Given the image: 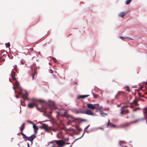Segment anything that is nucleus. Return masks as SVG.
Here are the masks:
<instances>
[{"label": "nucleus", "instance_id": "obj_1", "mask_svg": "<svg viewBox=\"0 0 147 147\" xmlns=\"http://www.w3.org/2000/svg\"><path fill=\"white\" fill-rule=\"evenodd\" d=\"M31 100L32 102L31 103H29L28 105V107L30 108H32L35 106L37 109L40 112H43V111L42 110V109L46 111L44 106L47 107V109L51 108V107L48 103H46L44 100H42L33 98L31 99Z\"/></svg>", "mask_w": 147, "mask_h": 147}, {"label": "nucleus", "instance_id": "obj_2", "mask_svg": "<svg viewBox=\"0 0 147 147\" xmlns=\"http://www.w3.org/2000/svg\"><path fill=\"white\" fill-rule=\"evenodd\" d=\"M12 71H11V77L13 80H15V85L17 87V88L18 89V91H19L18 92V94L19 95L22 96L23 99L24 100H29V99L28 98V93L27 92L26 90H25V94L23 95L22 93V89L21 87L20 86L19 83L16 80V78L15 77V74L14 73V75H13L12 74Z\"/></svg>", "mask_w": 147, "mask_h": 147}, {"label": "nucleus", "instance_id": "obj_3", "mask_svg": "<svg viewBox=\"0 0 147 147\" xmlns=\"http://www.w3.org/2000/svg\"><path fill=\"white\" fill-rule=\"evenodd\" d=\"M85 110L82 108L74 109V112L76 114H78L79 113L84 114Z\"/></svg>", "mask_w": 147, "mask_h": 147}, {"label": "nucleus", "instance_id": "obj_4", "mask_svg": "<svg viewBox=\"0 0 147 147\" xmlns=\"http://www.w3.org/2000/svg\"><path fill=\"white\" fill-rule=\"evenodd\" d=\"M31 69L32 73L34 72L35 74H37L36 72L37 68L35 64H33L31 66Z\"/></svg>", "mask_w": 147, "mask_h": 147}, {"label": "nucleus", "instance_id": "obj_5", "mask_svg": "<svg viewBox=\"0 0 147 147\" xmlns=\"http://www.w3.org/2000/svg\"><path fill=\"white\" fill-rule=\"evenodd\" d=\"M29 138H28V140L30 142H31V144H32V142L34 140L36 137V136L35 134H33L31 135L30 136L28 137Z\"/></svg>", "mask_w": 147, "mask_h": 147}, {"label": "nucleus", "instance_id": "obj_6", "mask_svg": "<svg viewBox=\"0 0 147 147\" xmlns=\"http://www.w3.org/2000/svg\"><path fill=\"white\" fill-rule=\"evenodd\" d=\"M84 114L89 115H93V113L90 110L87 109L84 112Z\"/></svg>", "mask_w": 147, "mask_h": 147}, {"label": "nucleus", "instance_id": "obj_7", "mask_svg": "<svg viewBox=\"0 0 147 147\" xmlns=\"http://www.w3.org/2000/svg\"><path fill=\"white\" fill-rule=\"evenodd\" d=\"M0 54H1L0 59L2 58V56L4 55H6V54H7V52L4 50H3L0 51Z\"/></svg>", "mask_w": 147, "mask_h": 147}, {"label": "nucleus", "instance_id": "obj_8", "mask_svg": "<svg viewBox=\"0 0 147 147\" xmlns=\"http://www.w3.org/2000/svg\"><path fill=\"white\" fill-rule=\"evenodd\" d=\"M87 106L90 109H91L92 110H93L95 108L94 107V104H87Z\"/></svg>", "mask_w": 147, "mask_h": 147}, {"label": "nucleus", "instance_id": "obj_9", "mask_svg": "<svg viewBox=\"0 0 147 147\" xmlns=\"http://www.w3.org/2000/svg\"><path fill=\"white\" fill-rule=\"evenodd\" d=\"M20 133H21V135L22 136L23 138L26 141L28 140V138H29L28 137L26 136V135L22 133V132H20Z\"/></svg>", "mask_w": 147, "mask_h": 147}, {"label": "nucleus", "instance_id": "obj_10", "mask_svg": "<svg viewBox=\"0 0 147 147\" xmlns=\"http://www.w3.org/2000/svg\"><path fill=\"white\" fill-rule=\"evenodd\" d=\"M121 40H134V37H133V38H131V37H119Z\"/></svg>", "mask_w": 147, "mask_h": 147}, {"label": "nucleus", "instance_id": "obj_11", "mask_svg": "<svg viewBox=\"0 0 147 147\" xmlns=\"http://www.w3.org/2000/svg\"><path fill=\"white\" fill-rule=\"evenodd\" d=\"M128 13L127 12H121L119 14V17H121L122 18H123L124 17V16L125 15H126V14Z\"/></svg>", "mask_w": 147, "mask_h": 147}, {"label": "nucleus", "instance_id": "obj_12", "mask_svg": "<svg viewBox=\"0 0 147 147\" xmlns=\"http://www.w3.org/2000/svg\"><path fill=\"white\" fill-rule=\"evenodd\" d=\"M89 96L90 95H79V96H78L77 98L78 99H79L80 98H84Z\"/></svg>", "mask_w": 147, "mask_h": 147}, {"label": "nucleus", "instance_id": "obj_13", "mask_svg": "<svg viewBox=\"0 0 147 147\" xmlns=\"http://www.w3.org/2000/svg\"><path fill=\"white\" fill-rule=\"evenodd\" d=\"M109 122L108 123H107V127H115L116 126L115 125L112 124L111 123H109Z\"/></svg>", "mask_w": 147, "mask_h": 147}, {"label": "nucleus", "instance_id": "obj_14", "mask_svg": "<svg viewBox=\"0 0 147 147\" xmlns=\"http://www.w3.org/2000/svg\"><path fill=\"white\" fill-rule=\"evenodd\" d=\"M143 114L144 115V117L142 119V120H147V110H146L143 112Z\"/></svg>", "mask_w": 147, "mask_h": 147}, {"label": "nucleus", "instance_id": "obj_15", "mask_svg": "<svg viewBox=\"0 0 147 147\" xmlns=\"http://www.w3.org/2000/svg\"><path fill=\"white\" fill-rule=\"evenodd\" d=\"M138 121V120H136V121H131V122H130V123H126L125 124V125L126 126H128L129 125L131 124L132 123H136Z\"/></svg>", "mask_w": 147, "mask_h": 147}, {"label": "nucleus", "instance_id": "obj_16", "mask_svg": "<svg viewBox=\"0 0 147 147\" xmlns=\"http://www.w3.org/2000/svg\"><path fill=\"white\" fill-rule=\"evenodd\" d=\"M91 130V132H94L97 131V127H94L90 129Z\"/></svg>", "mask_w": 147, "mask_h": 147}, {"label": "nucleus", "instance_id": "obj_17", "mask_svg": "<svg viewBox=\"0 0 147 147\" xmlns=\"http://www.w3.org/2000/svg\"><path fill=\"white\" fill-rule=\"evenodd\" d=\"M33 128L34 129V130H38V128L37 126L36 125L34 124H33Z\"/></svg>", "mask_w": 147, "mask_h": 147}, {"label": "nucleus", "instance_id": "obj_18", "mask_svg": "<svg viewBox=\"0 0 147 147\" xmlns=\"http://www.w3.org/2000/svg\"><path fill=\"white\" fill-rule=\"evenodd\" d=\"M94 107L95 108L94 109H98V108L99 107V105L98 104H94Z\"/></svg>", "mask_w": 147, "mask_h": 147}, {"label": "nucleus", "instance_id": "obj_19", "mask_svg": "<svg viewBox=\"0 0 147 147\" xmlns=\"http://www.w3.org/2000/svg\"><path fill=\"white\" fill-rule=\"evenodd\" d=\"M5 45L6 47L7 48H9V47L10 46V43L9 42H8L5 43Z\"/></svg>", "mask_w": 147, "mask_h": 147}, {"label": "nucleus", "instance_id": "obj_20", "mask_svg": "<svg viewBox=\"0 0 147 147\" xmlns=\"http://www.w3.org/2000/svg\"><path fill=\"white\" fill-rule=\"evenodd\" d=\"M131 1V0H127L125 2V4L127 5L129 4Z\"/></svg>", "mask_w": 147, "mask_h": 147}, {"label": "nucleus", "instance_id": "obj_21", "mask_svg": "<svg viewBox=\"0 0 147 147\" xmlns=\"http://www.w3.org/2000/svg\"><path fill=\"white\" fill-rule=\"evenodd\" d=\"M45 130L47 132H51V130L49 128L45 127Z\"/></svg>", "mask_w": 147, "mask_h": 147}, {"label": "nucleus", "instance_id": "obj_22", "mask_svg": "<svg viewBox=\"0 0 147 147\" xmlns=\"http://www.w3.org/2000/svg\"><path fill=\"white\" fill-rule=\"evenodd\" d=\"M138 94L140 96V97H143V98H147V97H146L144 96L143 95H141V94H140V92H138Z\"/></svg>", "mask_w": 147, "mask_h": 147}, {"label": "nucleus", "instance_id": "obj_23", "mask_svg": "<svg viewBox=\"0 0 147 147\" xmlns=\"http://www.w3.org/2000/svg\"><path fill=\"white\" fill-rule=\"evenodd\" d=\"M55 142L56 143L57 145H58V146H59V144H60V142H61L60 141L55 140Z\"/></svg>", "mask_w": 147, "mask_h": 147}, {"label": "nucleus", "instance_id": "obj_24", "mask_svg": "<svg viewBox=\"0 0 147 147\" xmlns=\"http://www.w3.org/2000/svg\"><path fill=\"white\" fill-rule=\"evenodd\" d=\"M125 87H126L127 88L126 91L129 92H130V90L129 89V87L128 86H126Z\"/></svg>", "mask_w": 147, "mask_h": 147}, {"label": "nucleus", "instance_id": "obj_25", "mask_svg": "<svg viewBox=\"0 0 147 147\" xmlns=\"http://www.w3.org/2000/svg\"><path fill=\"white\" fill-rule=\"evenodd\" d=\"M51 60L53 59L55 62L56 63L57 62V61L56 59L55 58L53 57H51Z\"/></svg>", "mask_w": 147, "mask_h": 147}, {"label": "nucleus", "instance_id": "obj_26", "mask_svg": "<svg viewBox=\"0 0 147 147\" xmlns=\"http://www.w3.org/2000/svg\"><path fill=\"white\" fill-rule=\"evenodd\" d=\"M100 114L101 115H102L103 114H104L105 115H107V114L106 113H103L102 112L101 110H100Z\"/></svg>", "mask_w": 147, "mask_h": 147}, {"label": "nucleus", "instance_id": "obj_27", "mask_svg": "<svg viewBox=\"0 0 147 147\" xmlns=\"http://www.w3.org/2000/svg\"><path fill=\"white\" fill-rule=\"evenodd\" d=\"M66 113H67V112L65 111L64 112L63 114L61 115V116L63 117H65L66 116Z\"/></svg>", "mask_w": 147, "mask_h": 147}, {"label": "nucleus", "instance_id": "obj_28", "mask_svg": "<svg viewBox=\"0 0 147 147\" xmlns=\"http://www.w3.org/2000/svg\"><path fill=\"white\" fill-rule=\"evenodd\" d=\"M140 109V108L139 107H137V108H136L135 109H134L133 110V111H136L137 110H138V109Z\"/></svg>", "mask_w": 147, "mask_h": 147}, {"label": "nucleus", "instance_id": "obj_29", "mask_svg": "<svg viewBox=\"0 0 147 147\" xmlns=\"http://www.w3.org/2000/svg\"><path fill=\"white\" fill-rule=\"evenodd\" d=\"M76 129L78 130L79 131H81L82 129L80 128H79L78 127H76Z\"/></svg>", "mask_w": 147, "mask_h": 147}, {"label": "nucleus", "instance_id": "obj_30", "mask_svg": "<svg viewBox=\"0 0 147 147\" xmlns=\"http://www.w3.org/2000/svg\"><path fill=\"white\" fill-rule=\"evenodd\" d=\"M65 145V143H63L62 144H59V147H62L64 145Z\"/></svg>", "mask_w": 147, "mask_h": 147}, {"label": "nucleus", "instance_id": "obj_31", "mask_svg": "<svg viewBox=\"0 0 147 147\" xmlns=\"http://www.w3.org/2000/svg\"><path fill=\"white\" fill-rule=\"evenodd\" d=\"M68 139H69L68 138H63L62 139V140L64 142H65L67 140H68Z\"/></svg>", "mask_w": 147, "mask_h": 147}, {"label": "nucleus", "instance_id": "obj_32", "mask_svg": "<svg viewBox=\"0 0 147 147\" xmlns=\"http://www.w3.org/2000/svg\"><path fill=\"white\" fill-rule=\"evenodd\" d=\"M121 112L120 113V114H121V115H123V111H124V110L123 109V108H121Z\"/></svg>", "mask_w": 147, "mask_h": 147}, {"label": "nucleus", "instance_id": "obj_33", "mask_svg": "<svg viewBox=\"0 0 147 147\" xmlns=\"http://www.w3.org/2000/svg\"><path fill=\"white\" fill-rule=\"evenodd\" d=\"M39 127L40 129H45V126H43V125L40 126Z\"/></svg>", "mask_w": 147, "mask_h": 147}, {"label": "nucleus", "instance_id": "obj_34", "mask_svg": "<svg viewBox=\"0 0 147 147\" xmlns=\"http://www.w3.org/2000/svg\"><path fill=\"white\" fill-rule=\"evenodd\" d=\"M135 100H133V102L132 103H130L129 102H128V104H129L130 105V107H131V105H132V104L133 103H134V102H135Z\"/></svg>", "mask_w": 147, "mask_h": 147}, {"label": "nucleus", "instance_id": "obj_35", "mask_svg": "<svg viewBox=\"0 0 147 147\" xmlns=\"http://www.w3.org/2000/svg\"><path fill=\"white\" fill-rule=\"evenodd\" d=\"M20 130H21V132H22V130H23V129L24 128V127H20Z\"/></svg>", "mask_w": 147, "mask_h": 147}, {"label": "nucleus", "instance_id": "obj_36", "mask_svg": "<svg viewBox=\"0 0 147 147\" xmlns=\"http://www.w3.org/2000/svg\"><path fill=\"white\" fill-rule=\"evenodd\" d=\"M86 133H89L90 132H91V130L90 129L89 131L86 130Z\"/></svg>", "mask_w": 147, "mask_h": 147}, {"label": "nucleus", "instance_id": "obj_37", "mask_svg": "<svg viewBox=\"0 0 147 147\" xmlns=\"http://www.w3.org/2000/svg\"><path fill=\"white\" fill-rule=\"evenodd\" d=\"M27 122H29L30 124H33V122L31 121L27 120Z\"/></svg>", "mask_w": 147, "mask_h": 147}, {"label": "nucleus", "instance_id": "obj_38", "mask_svg": "<svg viewBox=\"0 0 147 147\" xmlns=\"http://www.w3.org/2000/svg\"><path fill=\"white\" fill-rule=\"evenodd\" d=\"M128 104H126L124 106L122 107V108H123V107H127L128 106Z\"/></svg>", "mask_w": 147, "mask_h": 147}, {"label": "nucleus", "instance_id": "obj_39", "mask_svg": "<svg viewBox=\"0 0 147 147\" xmlns=\"http://www.w3.org/2000/svg\"><path fill=\"white\" fill-rule=\"evenodd\" d=\"M90 126V125H88L84 129V130H86V129H87Z\"/></svg>", "mask_w": 147, "mask_h": 147}, {"label": "nucleus", "instance_id": "obj_40", "mask_svg": "<svg viewBox=\"0 0 147 147\" xmlns=\"http://www.w3.org/2000/svg\"><path fill=\"white\" fill-rule=\"evenodd\" d=\"M101 129L102 130H104V129L102 127H97V129Z\"/></svg>", "mask_w": 147, "mask_h": 147}, {"label": "nucleus", "instance_id": "obj_41", "mask_svg": "<svg viewBox=\"0 0 147 147\" xmlns=\"http://www.w3.org/2000/svg\"><path fill=\"white\" fill-rule=\"evenodd\" d=\"M24 62L25 61L24 60H21V63L22 64H24Z\"/></svg>", "mask_w": 147, "mask_h": 147}, {"label": "nucleus", "instance_id": "obj_42", "mask_svg": "<svg viewBox=\"0 0 147 147\" xmlns=\"http://www.w3.org/2000/svg\"><path fill=\"white\" fill-rule=\"evenodd\" d=\"M34 134H35V135L36 136V134H37V130H34Z\"/></svg>", "mask_w": 147, "mask_h": 147}, {"label": "nucleus", "instance_id": "obj_43", "mask_svg": "<svg viewBox=\"0 0 147 147\" xmlns=\"http://www.w3.org/2000/svg\"><path fill=\"white\" fill-rule=\"evenodd\" d=\"M102 108V106H99V107L98 108V109H100V110H101Z\"/></svg>", "mask_w": 147, "mask_h": 147}, {"label": "nucleus", "instance_id": "obj_44", "mask_svg": "<svg viewBox=\"0 0 147 147\" xmlns=\"http://www.w3.org/2000/svg\"><path fill=\"white\" fill-rule=\"evenodd\" d=\"M25 124V123H23V124L22 125L21 127H24V125Z\"/></svg>", "mask_w": 147, "mask_h": 147}, {"label": "nucleus", "instance_id": "obj_45", "mask_svg": "<svg viewBox=\"0 0 147 147\" xmlns=\"http://www.w3.org/2000/svg\"><path fill=\"white\" fill-rule=\"evenodd\" d=\"M147 108V106L146 107H144V108L143 109V110H145V111L146 110H146V109Z\"/></svg>", "mask_w": 147, "mask_h": 147}, {"label": "nucleus", "instance_id": "obj_46", "mask_svg": "<svg viewBox=\"0 0 147 147\" xmlns=\"http://www.w3.org/2000/svg\"><path fill=\"white\" fill-rule=\"evenodd\" d=\"M81 121H86V119H82L81 120Z\"/></svg>", "mask_w": 147, "mask_h": 147}, {"label": "nucleus", "instance_id": "obj_47", "mask_svg": "<svg viewBox=\"0 0 147 147\" xmlns=\"http://www.w3.org/2000/svg\"><path fill=\"white\" fill-rule=\"evenodd\" d=\"M80 138H80V137L79 138H78V139H76V140H74V142H75L76 141L78 140L79 139H80Z\"/></svg>", "mask_w": 147, "mask_h": 147}, {"label": "nucleus", "instance_id": "obj_48", "mask_svg": "<svg viewBox=\"0 0 147 147\" xmlns=\"http://www.w3.org/2000/svg\"><path fill=\"white\" fill-rule=\"evenodd\" d=\"M133 88H136L137 87L136 86H132Z\"/></svg>", "mask_w": 147, "mask_h": 147}, {"label": "nucleus", "instance_id": "obj_49", "mask_svg": "<svg viewBox=\"0 0 147 147\" xmlns=\"http://www.w3.org/2000/svg\"><path fill=\"white\" fill-rule=\"evenodd\" d=\"M34 74H33L32 75V79L33 80L34 79Z\"/></svg>", "mask_w": 147, "mask_h": 147}, {"label": "nucleus", "instance_id": "obj_50", "mask_svg": "<svg viewBox=\"0 0 147 147\" xmlns=\"http://www.w3.org/2000/svg\"><path fill=\"white\" fill-rule=\"evenodd\" d=\"M64 143L65 144V145H68L70 144V143Z\"/></svg>", "mask_w": 147, "mask_h": 147}, {"label": "nucleus", "instance_id": "obj_51", "mask_svg": "<svg viewBox=\"0 0 147 147\" xmlns=\"http://www.w3.org/2000/svg\"><path fill=\"white\" fill-rule=\"evenodd\" d=\"M17 67V66L16 65H15L14 66H13V67H14V69H16Z\"/></svg>", "mask_w": 147, "mask_h": 147}, {"label": "nucleus", "instance_id": "obj_52", "mask_svg": "<svg viewBox=\"0 0 147 147\" xmlns=\"http://www.w3.org/2000/svg\"><path fill=\"white\" fill-rule=\"evenodd\" d=\"M125 111H126V113H128L129 112L128 110L127 109Z\"/></svg>", "mask_w": 147, "mask_h": 147}, {"label": "nucleus", "instance_id": "obj_53", "mask_svg": "<svg viewBox=\"0 0 147 147\" xmlns=\"http://www.w3.org/2000/svg\"><path fill=\"white\" fill-rule=\"evenodd\" d=\"M15 97L17 98H19V96L17 95H16Z\"/></svg>", "mask_w": 147, "mask_h": 147}, {"label": "nucleus", "instance_id": "obj_54", "mask_svg": "<svg viewBox=\"0 0 147 147\" xmlns=\"http://www.w3.org/2000/svg\"><path fill=\"white\" fill-rule=\"evenodd\" d=\"M84 133L83 134H82V136L81 137H80V138H82L83 137V136H84Z\"/></svg>", "mask_w": 147, "mask_h": 147}, {"label": "nucleus", "instance_id": "obj_55", "mask_svg": "<svg viewBox=\"0 0 147 147\" xmlns=\"http://www.w3.org/2000/svg\"><path fill=\"white\" fill-rule=\"evenodd\" d=\"M93 96L94 98H95L97 96L94 95Z\"/></svg>", "mask_w": 147, "mask_h": 147}, {"label": "nucleus", "instance_id": "obj_56", "mask_svg": "<svg viewBox=\"0 0 147 147\" xmlns=\"http://www.w3.org/2000/svg\"><path fill=\"white\" fill-rule=\"evenodd\" d=\"M50 114H51L52 113V111L51 110L49 112Z\"/></svg>", "mask_w": 147, "mask_h": 147}, {"label": "nucleus", "instance_id": "obj_57", "mask_svg": "<svg viewBox=\"0 0 147 147\" xmlns=\"http://www.w3.org/2000/svg\"><path fill=\"white\" fill-rule=\"evenodd\" d=\"M140 100H142V101H144V99H140Z\"/></svg>", "mask_w": 147, "mask_h": 147}, {"label": "nucleus", "instance_id": "obj_58", "mask_svg": "<svg viewBox=\"0 0 147 147\" xmlns=\"http://www.w3.org/2000/svg\"><path fill=\"white\" fill-rule=\"evenodd\" d=\"M5 61V59H4V58H3V59H2V61Z\"/></svg>", "mask_w": 147, "mask_h": 147}, {"label": "nucleus", "instance_id": "obj_59", "mask_svg": "<svg viewBox=\"0 0 147 147\" xmlns=\"http://www.w3.org/2000/svg\"><path fill=\"white\" fill-rule=\"evenodd\" d=\"M117 94H116V95L115 96V99H117Z\"/></svg>", "mask_w": 147, "mask_h": 147}, {"label": "nucleus", "instance_id": "obj_60", "mask_svg": "<svg viewBox=\"0 0 147 147\" xmlns=\"http://www.w3.org/2000/svg\"><path fill=\"white\" fill-rule=\"evenodd\" d=\"M27 146L28 147H30L28 143L27 144Z\"/></svg>", "mask_w": 147, "mask_h": 147}, {"label": "nucleus", "instance_id": "obj_61", "mask_svg": "<svg viewBox=\"0 0 147 147\" xmlns=\"http://www.w3.org/2000/svg\"><path fill=\"white\" fill-rule=\"evenodd\" d=\"M13 89L14 90H15V89H16V88H15V87H13Z\"/></svg>", "mask_w": 147, "mask_h": 147}, {"label": "nucleus", "instance_id": "obj_62", "mask_svg": "<svg viewBox=\"0 0 147 147\" xmlns=\"http://www.w3.org/2000/svg\"><path fill=\"white\" fill-rule=\"evenodd\" d=\"M120 105H121L120 104V105H117V107H119L120 106Z\"/></svg>", "mask_w": 147, "mask_h": 147}, {"label": "nucleus", "instance_id": "obj_63", "mask_svg": "<svg viewBox=\"0 0 147 147\" xmlns=\"http://www.w3.org/2000/svg\"><path fill=\"white\" fill-rule=\"evenodd\" d=\"M7 55L8 56V57L10 59H12V58H10V57H9V55Z\"/></svg>", "mask_w": 147, "mask_h": 147}, {"label": "nucleus", "instance_id": "obj_64", "mask_svg": "<svg viewBox=\"0 0 147 147\" xmlns=\"http://www.w3.org/2000/svg\"><path fill=\"white\" fill-rule=\"evenodd\" d=\"M49 143L52 144V143H53V142H52V141H51V142H49Z\"/></svg>", "mask_w": 147, "mask_h": 147}]
</instances>
